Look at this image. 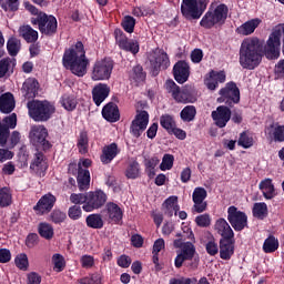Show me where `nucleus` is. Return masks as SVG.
Listing matches in <instances>:
<instances>
[{
	"label": "nucleus",
	"instance_id": "9d476101",
	"mask_svg": "<svg viewBox=\"0 0 284 284\" xmlns=\"http://www.w3.org/2000/svg\"><path fill=\"white\" fill-rule=\"evenodd\" d=\"M227 221L235 232H243L248 227L247 214L234 205L227 209Z\"/></svg>",
	"mask_w": 284,
	"mask_h": 284
},
{
	"label": "nucleus",
	"instance_id": "20e7f679",
	"mask_svg": "<svg viewBox=\"0 0 284 284\" xmlns=\"http://www.w3.org/2000/svg\"><path fill=\"white\" fill-rule=\"evenodd\" d=\"M229 12L230 8H227V4L225 3H221L214 9L210 8L200 21L201 28H204V30H212V28H221L222 26H225Z\"/></svg>",
	"mask_w": 284,
	"mask_h": 284
},
{
	"label": "nucleus",
	"instance_id": "4be33fe9",
	"mask_svg": "<svg viewBox=\"0 0 284 284\" xmlns=\"http://www.w3.org/2000/svg\"><path fill=\"white\" fill-rule=\"evenodd\" d=\"M30 170L36 174H43L48 170V160L45 159V154L43 152L37 150L33 155V160L30 163Z\"/></svg>",
	"mask_w": 284,
	"mask_h": 284
},
{
	"label": "nucleus",
	"instance_id": "0eeeda50",
	"mask_svg": "<svg viewBox=\"0 0 284 284\" xmlns=\"http://www.w3.org/2000/svg\"><path fill=\"white\" fill-rule=\"evenodd\" d=\"M114 70V61L110 58H104L94 62L91 73L92 81H108L112 77Z\"/></svg>",
	"mask_w": 284,
	"mask_h": 284
},
{
	"label": "nucleus",
	"instance_id": "8fccbe9b",
	"mask_svg": "<svg viewBox=\"0 0 284 284\" xmlns=\"http://www.w3.org/2000/svg\"><path fill=\"white\" fill-rule=\"evenodd\" d=\"M121 26L124 32L132 34V32H134V28L136 27V19H134L132 16H124L121 21Z\"/></svg>",
	"mask_w": 284,
	"mask_h": 284
},
{
	"label": "nucleus",
	"instance_id": "4d7b16f0",
	"mask_svg": "<svg viewBox=\"0 0 284 284\" xmlns=\"http://www.w3.org/2000/svg\"><path fill=\"white\" fill-rule=\"evenodd\" d=\"M65 219H68V215L61 210H53L50 214V221H52V223H54L55 225L63 223Z\"/></svg>",
	"mask_w": 284,
	"mask_h": 284
},
{
	"label": "nucleus",
	"instance_id": "aec40b11",
	"mask_svg": "<svg viewBox=\"0 0 284 284\" xmlns=\"http://www.w3.org/2000/svg\"><path fill=\"white\" fill-rule=\"evenodd\" d=\"M173 77L178 83H185L190 79V64L185 60L178 61L173 67Z\"/></svg>",
	"mask_w": 284,
	"mask_h": 284
},
{
	"label": "nucleus",
	"instance_id": "5fc2aeb1",
	"mask_svg": "<svg viewBox=\"0 0 284 284\" xmlns=\"http://www.w3.org/2000/svg\"><path fill=\"white\" fill-rule=\"evenodd\" d=\"M174 168V155L172 154H164L162 162L160 164V170L165 172L168 170H172Z\"/></svg>",
	"mask_w": 284,
	"mask_h": 284
},
{
	"label": "nucleus",
	"instance_id": "473e14b6",
	"mask_svg": "<svg viewBox=\"0 0 284 284\" xmlns=\"http://www.w3.org/2000/svg\"><path fill=\"white\" fill-rule=\"evenodd\" d=\"M19 34L28 43H37L39 41V31L34 30L30 24H24L19 28Z\"/></svg>",
	"mask_w": 284,
	"mask_h": 284
},
{
	"label": "nucleus",
	"instance_id": "a211bd4d",
	"mask_svg": "<svg viewBox=\"0 0 284 284\" xmlns=\"http://www.w3.org/2000/svg\"><path fill=\"white\" fill-rule=\"evenodd\" d=\"M225 71L211 70L204 78V85L207 90L214 91L219 88V83H225Z\"/></svg>",
	"mask_w": 284,
	"mask_h": 284
},
{
	"label": "nucleus",
	"instance_id": "5701e85b",
	"mask_svg": "<svg viewBox=\"0 0 284 284\" xmlns=\"http://www.w3.org/2000/svg\"><path fill=\"white\" fill-rule=\"evenodd\" d=\"M110 97V85L98 83L92 89V100L95 105H101Z\"/></svg>",
	"mask_w": 284,
	"mask_h": 284
},
{
	"label": "nucleus",
	"instance_id": "c756f323",
	"mask_svg": "<svg viewBox=\"0 0 284 284\" xmlns=\"http://www.w3.org/2000/svg\"><path fill=\"white\" fill-rule=\"evenodd\" d=\"M17 108L14 95L10 92L0 95V112L2 114H10Z\"/></svg>",
	"mask_w": 284,
	"mask_h": 284
},
{
	"label": "nucleus",
	"instance_id": "c03bdc74",
	"mask_svg": "<svg viewBox=\"0 0 284 284\" xmlns=\"http://www.w3.org/2000/svg\"><path fill=\"white\" fill-rule=\"evenodd\" d=\"M148 77V73L143 71V67L141 64H136L132 68V71L130 73V78L135 81V83H143L145 81V78Z\"/></svg>",
	"mask_w": 284,
	"mask_h": 284
},
{
	"label": "nucleus",
	"instance_id": "cd10ccee",
	"mask_svg": "<svg viewBox=\"0 0 284 284\" xmlns=\"http://www.w3.org/2000/svg\"><path fill=\"white\" fill-rule=\"evenodd\" d=\"M22 93L27 99H34L39 94V80L36 78L27 79L22 84Z\"/></svg>",
	"mask_w": 284,
	"mask_h": 284
},
{
	"label": "nucleus",
	"instance_id": "6e6552de",
	"mask_svg": "<svg viewBox=\"0 0 284 284\" xmlns=\"http://www.w3.org/2000/svg\"><path fill=\"white\" fill-rule=\"evenodd\" d=\"M29 139L36 148H41L43 152H49L52 150V143L48 141V129L44 125H33L31 126Z\"/></svg>",
	"mask_w": 284,
	"mask_h": 284
},
{
	"label": "nucleus",
	"instance_id": "4c0bfd02",
	"mask_svg": "<svg viewBox=\"0 0 284 284\" xmlns=\"http://www.w3.org/2000/svg\"><path fill=\"white\" fill-rule=\"evenodd\" d=\"M85 223L88 227H91V230H103V215L99 213H92L87 216Z\"/></svg>",
	"mask_w": 284,
	"mask_h": 284
},
{
	"label": "nucleus",
	"instance_id": "b1692460",
	"mask_svg": "<svg viewBox=\"0 0 284 284\" xmlns=\"http://www.w3.org/2000/svg\"><path fill=\"white\" fill-rule=\"evenodd\" d=\"M214 230L221 236L220 241L234 239V230H232V226H230L226 219L220 217L216 220Z\"/></svg>",
	"mask_w": 284,
	"mask_h": 284
},
{
	"label": "nucleus",
	"instance_id": "13d9d810",
	"mask_svg": "<svg viewBox=\"0 0 284 284\" xmlns=\"http://www.w3.org/2000/svg\"><path fill=\"white\" fill-rule=\"evenodd\" d=\"M125 176L126 179H139V162L134 161L129 164Z\"/></svg>",
	"mask_w": 284,
	"mask_h": 284
},
{
	"label": "nucleus",
	"instance_id": "3c124183",
	"mask_svg": "<svg viewBox=\"0 0 284 284\" xmlns=\"http://www.w3.org/2000/svg\"><path fill=\"white\" fill-rule=\"evenodd\" d=\"M180 254L187 258V261H192V258H194V254H196V246H194V243L192 242H184Z\"/></svg>",
	"mask_w": 284,
	"mask_h": 284
},
{
	"label": "nucleus",
	"instance_id": "2f4dec72",
	"mask_svg": "<svg viewBox=\"0 0 284 284\" xmlns=\"http://www.w3.org/2000/svg\"><path fill=\"white\" fill-rule=\"evenodd\" d=\"M78 187L80 192L90 189V170L81 168V164H78Z\"/></svg>",
	"mask_w": 284,
	"mask_h": 284
},
{
	"label": "nucleus",
	"instance_id": "7c9ffc66",
	"mask_svg": "<svg viewBox=\"0 0 284 284\" xmlns=\"http://www.w3.org/2000/svg\"><path fill=\"white\" fill-rule=\"evenodd\" d=\"M234 256V237L230 240H220V258L230 261Z\"/></svg>",
	"mask_w": 284,
	"mask_h": 284
},
{
	"label": "nucleus",
	"instance_id": "774afa93",
	"mask_svg": "<svg viewBox=\"0 0 284 284\" xmlns=\"http://www.w3.org/2000/svg\"><path fill=\"white\" fill-rule=\"evenodd\" d=\"M28 284H41V275L37 272L28 274Z\"/></svg>",
	"mask_w": 284,
	"mask_h": 284
},
{
	"label": "nucleus",
	"instance_id": "a19ab883",
	"mask_svg": "<svg viewBox=\"0 0 284 284\" xmlns=\"http://www.w3.org/2000/svg\"><path fill=\"white\" fill-rule=\"evenodd\" d=\"M38 233L42 239H45V241H50L54 237V227L47 222H41L38 225Z\"/></svg>",
	"mask_w": 284,
	"mask_h": 284
},
{
	"label": "nucleus",
	"instance_id": "864d4df0",
	"mask_svg": "<svg viewBox=\"0 0 284 284\" xmlns=\"http://www.w3.org/2000/svg\"><path fill=\"white\" fill-rule=\"evenodd\" d=\"M52 262L54 265L53 270L55 272H63V270H65V258L63 257V255L59 253L53 254Z\"/></svg>",
	"mask_w": 284,
	"mask_h": 284
},
{
	"label": "nucleus",
	"instance_id": "680f3d73",
	"mask_svg": "<svg viewBox=\"0 0 284 284\" xmlns=\"http://www.w3.org/2000/svg\"><path fill=\"white\" fill-rule=\"evenodd\" d=\"M83 214V211L81 210L80 205H72L69 207L68 216L71 219V221H79Z\"/></svg>",
	"mask_w": 284,
	"mask_h": 284
},
{
	"label": "nucleus",
	"instance_id": "f3484780",
	"mask_svg": "<svg viewBox=\"0 0 284 284\" xmlns=\"http://www.w3.org/2000/svg\"><path fill=\"white\" fill-rule=\"evenodd\" d=\"M54 203H57V196H54L52 193H48L37 202L33 210L37 212V214H48V212H52Z\"/></svg>",
	"mask_w": 284,
	"mask_h": 284
},
{
	"label": "nucleus",
	"instance_id": "f8f14e48",
	"mask_svg": "<svg viewBox=\"0 0 284 284\" xmlns=\"http://www.w3.org/2000/svg\"><path fill=\"white\" fill-rule=\"evenodd\" d=\"M204 7H201L196 0H182L181 14L186 21H196L203 17Z\"/></svg>",
	"mask_w": 284,
	"mask_h": 284
},
{
	"label": "nucleus",
	"instance_id": "ddd939ff",
	"mask_svg": "<svg viewBox=\"0 0 284 284\" xmlns=\"http://www.w3.org/2000/svg\"><path fill=\"white\" fill-rule=\"evenodd\" d=\"M102 216L108 223L123 225V209L114 202H108L102 210Z\"/></svg>",
	"mask_w": 284,
	"mask_h": 284
},
{
	"label": "nucleus",
	"instance_id": "09e8293b",
	"mask_svg": "<svg viewBox=\"0 0 284 284\" xmlns=\"http://www.w3.org/2000/svg\"><path fill=\"white\" fill-rule=\"evenodd\" d=\"M10 205H12V193H10V189H0V207H10Z\"/></svg>",
	"mask_w": 284,
	"mask_h": 284
},
{
	"label": "nucleus",
	"instance_id": "ea45409f",
	"mask_svg": "<svg viewBox=\"0 0 284 284\" xmlns=\"http://www.w3.org/2000/svg\"><path fill=\"white\" fill-rule=\"evenodd\" d=\"M180 119L184 123H192L194 119H196V106L194 105H186L180 112Z\"/></svg>",
	"mask_w": 284,
	"mask_h": 284
},
{
	"label": "nucleus",
	"instance_id": "4468645a",
	"mask_svg": "<svg viewBox=\"0 0 284 284\" xmlns=\"http://www.w3.org/2000/svg\"><path fill=\"white\" fill-rule=\"evenodd\" d=\"M148 123H150V113H148L145 110L138 111L130 126V133L132 136L135 139L141 138L143 132L148 130Z\"/></svg>",
	"mask_w": 284,
	"mask_h": 284
},
{
	"label": "nucleus",
	"instance_id": "f03ea898",
	"mask_svg": "<svg viewBox=\"0 0 284 284\" xmlns=\"http://www.w3.org/2000/svg\"><path fill=\"white\" fill-rule=\"evenodd\" d=\"M62 65L67 70H70L75 77L81 78L88 74L90 59L85 55V45L81 40H78L74 44L64 50Z\"/></svg>",
	"mask_w": 284,
	"mask_h": 284
},
{
	"label": "nucleus",
	"instance_id": "7ed1b4c3",
	"mask_svg": "<svg viewBox=\"0 0 284 284\" xmlns=\"http://www.w3.org/2000/svg\"><path fill=\"white\" fill-rule=\"evenodd\" d=\"M29 116L36 123H47L57 112V106L48 100H31L27 103Z\"/></svg>",
	"mask_w": 284,
	"mask_h": 284
},
{
	"label": "nucleus",
	"instance_id": "79ce46f5",
	"mask_svg": "<svg viewBox=\"0 0 284 284\" xmlns=\"http://www.w3.org/2000/svg\"><path fill=\"white\" fill-rule=\"evenodd\" d=\"M89 143H90V138L88 136V131L85 130L80 131L78 136V142H77V148L80 154H87Z\"/></svg>",
	"mask_w": 284,
	"mask_h": 284
},
{
	"label": "nucleus",
	"instance_id": "e433bc0d",
	"mask_svg": "<svg viewBox=\"0 0 284 284\" xmlns=\"http://www.w3.org/2000/svg\"><path fill=\"white\" fill-rule=\"evenodd\" d=\"M60 104L67 112H74L77 105H79V101L77 100V97L65 93L60 98Z\"/></svg>",
	"mask_w": 284,
	"mask_h": 284
},
{
	"label": "nucleus",
	"instance_id": "a18cd8bd",
	"mask_svg": "<svg viewBox=\"0 0 284 284\" xmlns=\"http://www.w3.org/2000/svg\"><path fill=\"white\" fill-rule=\"evenodd\" d=\"M278 250V240L274 235L268 236L263 244V252L265 254H272Z\"/></svg>",
	"mask_w": 284,
	"mask_h": 284
},
{
	"label": "nucleus",
	"instance_id": "412c9836",
	"mask_svg": "<svg viewBox=\"0 0 284 284\" xmlns=\"http://www.w3.org/2000/svg\"><path fill=\"white\" fill-rule=\"evenodd\" d=\"M151 68L153 70V74H159L162 70H168L170 65V57L165 51H159L153 59L150 60Z\"/></svg>",
	"mask_w": 284,
	"mask_h": 284
},
{
	"label": "nucleus",
	"instance_id": "39448f33",
	"mask_svg": "<svg viewBox=\"0 0 284 284\" xmlns=\"http://www.w3.org/2000/svg\"><path fill=\"white\" fill-rule=\"evenodd\" d=\"M30 21L33 26H38L39 32L44 37H54L59 30V21L53 14L39 13L38 17H32Z\"/></svg>",
	"mask_w": 284,
	"mask_h": 284
},
{
	"label": "nucleus",
	"instance_id": "e2e57ef3",
	"mask_svg": "<svg viewBox=\"0 0 284 284\" xmlns=\"http://www.w3.org/2000/svg\"><path fill=\"white\" fill-rule=\"evenodd\" d=\"M1 8L4 12H8V10L17 12L19 10V0H7V3H2Z\"/></svg>",
	"mask_w": 284,
	"mask_h": 284
},
{
	"label": "nucleus",
	"instance_id": "052dcab7",
	"mask_svg": "<svg viewBox=\"0 0 284 284\" xmlns=\"http://www.w3.org/2000/svg\"><path fill=\"white\" fill-rule=\"evenodd\" d=\"M195 223L197 227H210L212 225V219L210 214H202L195 217Z\"/></svg>",
	"mask_w": 284,
	"mask_h": 284
},
{
	"label": "nucleus",
	"instance_id": "c9c22d12",
	"mask_svg": "<svg viewBox=\"0 0 284 284\" xmlns=\"http://www.w3.org/2000/svg\"><path fill=\"white\" fill-rule=\"evenodd\" d=\"M14 65H17L16 59L3 58L0 60V79L11 77L14 72Z\"/></svg>",
	"mask_w": 284,
	"mask_h": 284
},
{
	"label": "nucleus",
	"instance_id": "dca6fc26",
	"mask_svg": "<svg viewBox=\"0 0 284 284\" xmlns=\"http://www.w3.org/2000/svg\"><path fill=\"white\" fill-rule=\"evenodd\" d=\"M227 105H220L216 111L212 112V119L217 128H225L230 123V119H232V110Z\"/></svg>",
	"mask_w": 284,
	"mask_h": 284
},
{
	"label": "nucleus",
	"instance_id": "2eb2a0df",
	"mask_svg": "<svg viewBox=\"0 0 284 284\" xmlns=\"http://www.w3.org/2000/svg\"><path fill=\"white\" fill-rule=\"evenodd\" d=\"M17 128V113H11L2 119L0 122V148L8 145V139H10V130Z\"/></svg>",
	"mask_w": 284,
	"mask_h": 284
},
{
	"label": "nucleus",
	"instance_id": "a878e982",
	"mask_svg": "<svg viewBox=\"0 0 284 284\" xmlns=\"http://www.w3.org/2000/svg\"><path fill=\"white\" fill-rule=\"evenodd\" d=\"M102 116L109 123H116L121 119V113L119 112V105L114 102L106 103L102 109Z\"/></svg>",
	"mask_w": 284,
	"mask_h": 284
},
{
	"label": "nucleus",
	"instance_id": "6e6d98bb",
	"mask_svg": "<svg viewBox=\"0 0 284 284\" xmlns=\"http://www.w3.org/2000/svg\"><path fill=\"white\" fill-rule=\"evenodd\" d=\"M193 203H201L207 199V191L204 187H195L192 194Z\"/></svg>",
	"mask_w": 284,
	"mask_h": 284
},
{
	"label": "nucleus",
	"instance_id": "69168bd1",
	"mask_svg": "<svg viewBox=\"0 0 284 284\" xmlns=\"http://www.w3.org/2000/svg\"><path fill=\"white\" fill-rule=\"evenodd\" d=\"M169 284H196V277H173Z\"/></svg>",
	"mask_w": 284,
	"mask_h": 284
},
{
	"label": "nucleus",
	"instance_id": "58836bf2",
	"mask_svg": "<svg viewBox=\"0 0 284 284\" xmlns=\"http://www.w3.org/2000/svg\"><path fill=\"white\" fill-rule=\"evenodd\" d=\"M160 125L170 134L176 128V120H174V115L162 114L160 116Z\"/></svg>",
	"mask_w": 284,
	"mask_h": 284
},
{
	"label": "nucleus",
	"instance_id": "1a4fd4ad",
	"mask_svg": "<svg viewBox=\"0 0 284 284\" xmlns=\"http://www.w3.org/2000/svg\"><path fill=\"white\" fill-rule=\"evenodd\" d=\"M108 203V194L103 190L90 191L87 193V202L82 205L84 212H94L101 210Z\"/></svg>",
	"mask_w": 284,
	"mask_h": 284
},
{
	"label": "nucleus",
	"instance_id": "72a5a7b5",
	"mask_svg": "<svg viewBox=\"0 0 284 284\" xmlns=\"http://www.w3.org/2000/svg\"><path fill=\"white\" fill-rule=\"evenodd\" d=\"M166 90L170 94H172L174 101L176 103H185V93L181 91V87L178 85L174 80H166Z\"/></svg>",
	"mask_w": 284,
	"mask_h": 284
},
{
	"label": "nucleus",
	"instance_id": "423d86ee",
	"mask_svg": "<svg viewBox=\"0 0 284 284\" xmlns=\"http://www.w3.org/2000/svg\"><path fill=\"white\" fill-rule=\"evenodd\" d=\"M219 94L217 103H225L229 108H234V105L241 103V90L234 81L227 82L225 87L219 91Z\"/></svg>",
	"mask_w": 284,
	"mask_h": 284
},
{
	"label": "nucleus",
	"instance_id": "bf43d9fd",
	"mask_svg": "<svg viewBox=\"0 0 284 284\" xmlns=\"http://www.w3.org/2000/svg\"><path fill=\"white\" fill-rule=\"evenodd\" d=\"M88 193H72L70 195V202L73 205H85Z\"/></svg>",
	"mask_w": 284,
	"mask_h": 284
},
{
	"label": "nucleus",
	"instance_id": "c85d7f7f",
	"mask_svg": "<svg viewBox=\"0 0 284 284\" xmlns=\"http://www.w3.org/2000/svg\"><path fill=\"white\" fill-rule=\"evenodd\" d=\"M261 22L262 21L258 18L251 19L237 27L235 32L242 37H250V34H254V31L256 28H258V26H261Z\"/></svg>",
	"mask_w": 284,
	"mask_h": 284
},
{
	"label": "nucleus",
	"instance_id": "0e129e2a",
	"mask_svg": "<svg viewBox=\"0 0 284 284\" xmlns=\"http://www.w3.org/2000/svg\"><path fill=\"white\" fill-rule=\"evenodd\" d=\"M205 250L210 256H216L219 254V244L211 240L205 244Z\"/></svg>",
	"mask_w": 284,
	"mask_h": 284
},
{
	"label": "nucleus",
	"instance_id": "393cba45",
	"mask_svg": "<svg viewBox=\"0 0 284 284\" xmlns=\"http://www.w3.org/2000/svg\"><path fill=\"white\" fill-rule=\"evenodd\" d=\"M162 210L169 219H172V216H176L179 214V210H181V206L179 205V196L171 195L169 196L163 203H162Z\"/></svg>",
	"mask_w": 284,
	"mask_h": 284
},
{
	"label": "nucleus",
	"instance_id": "bb28decb",
	"mask_svg": "<svg viewBox=\"0 0 284 284\" xmlns=\"http://www.w3.org/2000/svg\"><path fill=\"white\" fill-rule=\"evenodd\" d=\"M265 132L275 143H284V125L278 124V122H273L266 126Z\"/></svg>",
	"mask_w": 284,
	"mask_h": 284
},
{
	"label": "nucleus",
	"instance_id": "37998d69",
	"mask_svg": "<svg viewBox=\"0 0 284 284\" xmlns=\"http://www.w3.org/2000/svg\"><path fill=\"white\" fill-rule=\"evenodd\" d=\"M253 216L255 219H258L260 221H263L264 219H267V204L265 202H258L253 205Z\"/></svg>",
	"mask_w": 284,
	"mask_h": 284
},
{
	"label": "nucleus",
	"instance_id": "9b49d317",
	"mask_svg": "<svg viewBox=\"0 0 284 284\" xmlns=\"http://www.w3.org/2000/svg\"><path fill=\"white\" fill-rule=\"evenodd\" d=\"M113 34L115 43L120 50L130 52L131 54H139V51L141 50L139 40L128 39V36L120 28H116Z\"/></svg>",
	"mask_w": 284,
	"mask_h": 284
},
{
	"label": "nucleus",
	"instance_id": "6ab92c4d",
	"mask_svg": "<svg viewBox=\"0 0 284 284\" xmlns=\"http://www.w3.org/2000/svg\"><path fill=\"white\" fill-rule=\"evenodd\" d=\"M121 154V149H119V144L112 142L111 144L104 145L102 148V153L100 155V161L102 165H110L116 156Z\"/></svg>",
	"mask_w": 284,
	"mask_h": 284
},
{
	"label": "nucleus",
	"instance_id": "f257e3e1",
	"mask_svg": "<svg viewBox=\"0 0 284 284\" xmlns=\"http://www.w3.org/2000/svg\"><path fill=\"white\" fill-rule=\"evenodd\" d=\"M282 54L284 55V23H280L272 29L265 47L261 39L256 37L246 38L240 47L239 63L243 70H256L263 61V57L273 61L281 57V38Z\"/></svg>",
	"mask_w": 284,
	"mask_h": 284
},
{
	"label": "nucleus",
	"instance_id": "603ef678",
	"mask_svg": "<svg viewBox=\"0 0 284 284\" xmlns=\"http://www.w3.org/2000/svg\"><path fill=\"white\" fill-rule=\"evenodd\" d=\"M237 145H240V148H244V150H248V148H252V145H254V138L250 136V134L244 131L240 134Z\"/></svg>",
	"mask_w": 284,
	"mask_h": 284
},
{
	"label": "nucleus",
	"instance_id": "338daca9",
	"mask_svg": "<svg viewBox=\"0 0 284 284\" xmlns=\"http://www.w3.org/2000/svg\"><path fill=\"white\" fill-rule=\"evenodd\" d=\"M80 263L84 270H90L91 267H94V256L92 255H82L80 258Z\"/></svg>",
	"mask_w": 284,
	"mask_h": 284
},
{
	"label": "nucleus",
	"instance_id": "de8ad7c7",
	"mask_svg": "<svg viewBox=\"0 0 284 284\" xmlns=\"http://www.w3.org/2000/svg\"><path fill=\"white\" fill-rule=\"evenodd\" d=\"M14 264L18 270L22 272H28V267H30V261L28 260V254L20 253L14 257Z\"/></svg>",
	"mask_w": 284,
	"mask_h": 284
},
{
	"label": "nucleus",
	"instance_id": "f704fd0d",
	"mask_svg": "<svg viewBox=\"0 0 284 284\" xmlns=\"http://www.w3.org/2000/svg\"><path fill=\"white\" fill-rule=\"evenodd\" d=\"M258 189L263 193L264 199L266 201H272L274 196H276V189H274V183H272V179L262 180L258 184Z\"/></svg>",
	"mask_w": 284,
	"mask_h": 284
},
{
	"label": "nucleus",
	"instance_id": "49530a36",
	"mask_svg": "<svg viewBox=\"0 0 284 284\" xmlns=\"http://www.w3.org/2000/svg\"><path fill=\"white\" fill-rule=\"evenodd\" d=\"M7 50L10 57H17L21 51V41L17 38H10L7 42Z\"/></svg>",
	"mask_w": 284,
	"mask_h": 284
}]
</instances>
